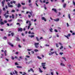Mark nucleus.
<instances>
[{
  "label": "nucleus",
  "mask_w": 75,
  "mask_h": 75,
  "mask_svg": "<svg viewBox=\"0 0 75 75\" xmlns=\"http://www.w3.org/2000/svg\"><path fill=\"white\" fill-rule=\"evenodd\" d=\"M35 47L36 48H38V47H39L38 45H39V43H35L34 44Z\"/></svg>",
  "instance_id": "nucleus-1"
},
{
  "label": "nucleus",
  "mask_w": 75,
  "mask_h": 75,
  "mask_svg": "<svg viewBox=\"0 0 75 75\" xmlns=\"http://www.w3.org/2000/svg\"><path fill=\"white\" fill-rule=\"evenodd\" d=\"M71 36V34H68L67 36L64 35V36L65 37H67V39H69V37H70Z\"/></svg>",
  "instance_id": "nucleus-2"
},
{
  "label": "nucleus",
  "mask_w": 75,
  "mask_h": 75,
  "mask_svg": "<svg viewBox=\"0 0 75 75\" xmlns=\"http://www.w3.org/2000/svg\"><path fill=\"white\" fill-rule=\"evenodd\" d=\"M54 53H55L56 54V55H58V54L57 53V52L55 51L54 52H51V55H52V54H54Z\"/></svg>",
  "instance_id": "nucleus-3"
},
{
  "label": "nucleus",
  "mask_w": 75,
  "mask_h": 75,
  "mask_svg": "<svg viewBox=\"0 0 75 75\" xmlns=\"http://www.w3.org/2000/svg\"><path fill=\"white\" fill-rule=\"evenodd\" d=\"M7 4L8 5V7H13V6L12 5H10V3L9 2H8Z\"/></svg>",
  "instance_id": "nucleus-4"
},
{
  "label": "nucleus",
  "mask_w": 75,
  "mask_h": 75,
  "mask_svg": "<svg viewBox=\"0 0 75 75\" xmlns=\"http://www.w3.org/2000/svg\"><path fill=\"white\" fill-rule=\"evenodd\" d=\"M60 65L62 67H65V65L63 63H60Z\"/></svg>",
  "instance_id": "nucleus-5"
},
{
  "label": "nucleus",
  "mask_w": 75,
  "mask_h": 75,
  "mask_svg": "<svg viewBox=\"0 0 75 75\" xmlns=\"http://www.w3.org/2000/svg\"><path fill=\"white\" fill-rule=\"evenodd\" d=\"M53 20L54 21H56V22H58L59 21V18H57L56 19H54Z\"/></svg>",
  "instance_id": "nucleus-6"
},
{
  "label": "nucleus",
  "mask_w": 75,
  "mask_h": 75,
  "mask_svg": "<svg viewBox=\"0 0 75 75\" xmlns=\"http://www.w3.org/2000/svg\"><path fill=\"white\" fill-rule=\"evenodd\" d=\"M5 0H3V1L2 2V7H4V3H5Z\"/></svg>",
  "instance_id": "nucleus-7"
},
{
  "label": "nucleus",
  "mask_w": 75,
  "mask_h": 75,
  "mask_svg": "<svg viewBox=\"0 0 75 75\" xmlns=\"http://www.w3.org/2000/svg\"><path fill=\"white\" fill-rule=\"evenodd\" d=\"M71 65L70 64H67V68H69V69H71Z\"/></svg>",
  "instance_id": "nucleus-8"
},
{
  "label": "nucleus",
  "mask_w": 75,
  "mask_h": 75,
  "mask_svg": "<svg viewBox=\"0 0 75 75\" xmlns=\"http://www.w3.org/2000/svg\"><path fill=\"white\" fill-rule=\"evenodd\" d=\"M42 20H44L45 21H47V19H46V18H45L44 17H42Z\"/></svg>",
  "instance_id": "nucleus-9"
},
{
  "label": "nucleus",
  "mask_w": 75,
  "mask_h": 75,
  "mask_svg": "<svg viewBox=\"0 0 75 75\" xmlns=\"http://www.w3.org/2000/svg\"><path fill=\"white\" fill-rule=\"evenodd\" d=\"M8 43L9 45H11V47H14V45H13L12 44V43H11V42H8Z\"/></svg>",
  "instance_id": "nucleus-10"
},
{
  "label": "nucleus",
  "mask_w": 75,
  "mask_h": 75,
  "mask_svg": "<svg viewBox=\"0 0 75 75\" xmlns=\"http://www.w3.org/2000/svg\"><path fill=\"white\" fill-rule=\"evenodd\" d=\"M45 64L42 65V66L43 67V69H46V67H45Z\"/></svg>",
  "instance_id": "nucleus-11"
},
{
  "label": "nucleus",
  "mask_w": 75,
  "mask_h": 75,
  "mask_svg": "<svg viewBox=\"0 0 75 75\" xmlns=\"http://www.w3.org/2000/svg\"><path fill=\"white\" fill-rule=\"evenodd\" d=\"M52 10L53 11H54V12H55L56 13H57V10L56 9H55V8H52Z\"/></svg>",
  "instance_id": "nucleus-12"
},
{
  "label": "nucleus",
  "mask_w": 75,
  "mask_h": 75,
  "mask_svg": "<svg viewBox=\"0 0 75 75\" xmlns=\"http://www.w3.org/2000/svg\"><path fill=\"white\" fill-rule=\"evenodd\" d=\"M23 30V29L22 28H19L18 29V31H22Z\"/></svg>",
  "instance_id": "nucleus-13"
},
{
  "label": "nucleus",
  "mask_w": 75,
  "mask_h": 75,
  "mask_svg": "<svg viewBox=\"0 0 75 75\" xmlns=\"http://www.w3.org/2000/svg\"><path fill=\"white\" fill-rule=\"evenodd\" d=\"M6 13L4 15V16H5V18H8V15H6Z\"/></svg>",
  "instance_id": "nucleus-14"
},
{
  "label": "nucleus",
  "mask_w": 75,
  "mask_h": 75,
  "mask_svg": "<svg viewBox=\"0 0 75 75\" xmlns=\"http://www.w3.org/2000/svg\"><path fill=\"white\" fill-rule=\"evenodd\" d=\"M49 30L50 32L52 33V30H53V29H52V28H51L50 29H49Z\"/></svg>",
  "instance_id": "nucleus-15"
},
{
  "label": "nucleus",
  "mask_w": 75,
  "mask_h": 75,
  "mask_svg": "<svg viewBox=\"0 0 75 75\" xmlns=\"http://www.w3.org/2000/svg\"><path fill=\"white\" fill-rule=\"evenodd\" d=\"M34 51L35 52H38V51H39V50L37 49H35Z\"/></svg>",
  "instance_id": "nucleus-16"
},
{
  "label": "nucleus",
  "mask_w": 75,
  "mask_h": 75,
  "mask_svg": "<svg viewBox=\"0 0 75 75\" xmlns=\"http://www.w3.org/2000/svg\"><path fill=\"white\" fill-rule=\"evenodd\" d=\"M0 24H1V25H3L4 24V23L3 22L1 21L0 22Z\"/></svg>",
  "instance_id": "nucleus-17"
},
{
  "label": "nucleus",
  "mask_w": 75,
  "mask_h": 75,
  "mask_svg": "<svg viewBox=\"0 0 75 75\" xmlns=\"http://www.w3.org/2000/svg\"><path fill=\"white\" fill-rule=\"evenodd\" d=\"M36 38L37 41H40V40H39V39H38V37H36Z\"/></svg>",
  "instance_id": "nucleus-18"
},
{
  "label": "nucleus",
  "mask_w": 75,
  "mask_h": 75,
  "mask_svg": "<svg viewBox=\"0 0 75 75\" xmlns=\"http://www.w3.org/2000/svg\"><path fill=\"white\" fill-rule=\"evenodd\" d=\"M68 16L69 18L70 19V20H71V17H70L71 15H70V14H68Z\"/></svg>",
  "instance_id": "nucleus-19"
},
{
  "label": "nucleus",
  "mask_w": 75,
  "mask_h": 75,
  "mask_svg": "<svg viewBox=\"0 0 75 75\" xmlns=\"http://www.w3.org/2000/svg\"><path fill=\"white\" fill-rule=\"evenodd\" d=\"M39 70L40 72H41V73H42V71L41 70V69L40 68H39Z\"/></svg>",
  "instance_id": "nucleus-20"
},
{
  "label": "nucleus",
  "mask_w": 75,
  "mask_h": 75,
  "mask_svg": "<svg viewBox=\"0 0 75 75\" xmlns=\"http://www.w3.org/2000/svg\"><path fill=\"white\" fill-rule=\"evenodd\" d=\"M21 7V5L20 4H18V7Z\"/></svg>",
  "instance_id": "nucleus-21"
},
{
  "label": "nucleus",
  "mask_w": 75,
  "mask_h": 75,
  "mask_svg": "<svg viewBox=\"0 0 75 75\" xmlns=\"http://www.w3.org/2000/svg\"><path fill=\"white\" fill-rule=\"evenodd\" d=\"M62 59H64V60L65 61H66V57H62Z\"/></svg>",
  "instance_id": "nucleus-22"
},
{
  "label": "nucleus",
  "mask_w": 75,
  "mask_h": 75,
  "mask_svg": "<svg viewBox=\"0 0 75 75\" xmlns=\"http://www.w3.org/2000/svg\"><path fill=\"white\" fill-rule=\"evenodd\" d=\"M63 48H64V47H63V46H61L60 48V50H62Z\"/></svg>",
  "instance_id": "nucleus-23"
},
{
  "label": "nucleus",
  "mask_w": 75,
  "mask_h": 75,
  "mask_svg": "<svg viewBox=\"0 0 75 75\" xmlns=\"http://www.w3.org/2000/svg\"><path fill=\"white\" fill-rule=\"evenodd\" d=\"M31 25V21H29V26L30 27Z\"/></svg>",
  "instance_id": "nucleus-24"
},
{
  "label": "nucleus",
  "mask_w": 75,
  "mask_h": 75,
  "mask_svg": "<svg viewBox=\"0 0 75 75\" xmlns=\"http://www.w3.org/2000/svg\"><path fill=\"white\" fill-rule=\"evenodd\" d=\"M73 3L74 6H75V2L74 0L73 1Z\"/></svg>",
  "instance_id": "nucleus-25"
},
{
  "label": "nucleus",
  "mask_w": 75,
  "mask_h": 75,
  "mask_svg": "<svg viewBox=\"0 0 75 75\" xmlns=\"http://www.w3.org/2000/svg\"><path fill=\"white\" fill-rule=\"evenodd\" d=\"M33 50L31 49H28L27 51H32Z\"/></svg>",
  "instance_id": "nucleus-26"
},
{
  "label": "nucleus",
  "mask_w": 75,
  "mask_h": 75,
  "mask_svg": "<svg viewBox=\"0 0 75 75\" xmlns=\"http://www.w3.org/2000/svg\"><path fill=\"white\" fill-rule=\"evenodd\" d=\"M67 27H69V24H68V23H67Z\"/></svg>",
  "instance_id": "nucleus-27"
},
{
  "label": "nucleus",
  "mask_w": 75,
  "mask_h": 75,
  "mask_svg": "<svg viewBox=\"0 0 75 75\" xmlns=\"http://www.w3.org/2000/svg\"><path fill=\"white\" fill-rule=\"evenodd\" d=\"M23 74H22V75H27V74H27V73H26L25 72H24L23 73Z\"/></svg>",
  "instance_id": "nucleus-28"
},
{
  "label": "nucleus",
  "mask_w": 75,
  "mask_h": 75,
  "mask_svg": "<svg viewBox=\"0 0 75 75\" xmlns=\"http://www.w3.org/2000/svg\"><path fill=\"white\" fill-rule=\"evenodd\" d=\"M61 14V13L60 12H59V14H57V16H59Z\"/></svg>",
  "instance_id": "nucleus-29"
},
{
  "label": "nucleus",
  "mask_w": 75,
  "mask_h": 75,
  "mask_svg": "<svg viewBox=\"0 0 75 75\" xmlns=\"http://www.w3.org/2000/svg\"><path fill=\"white\" fill-rule=\"evenodd\" d=\"M17 68H22V67L21 66H17Z\"/></svg>",
  "instance_id": "nucleus-30"
},
{
  "label": "nucleus",
  "mask_w": 75,
  "mask_h": 75,
  "mask_svg": "<svg viewBox=\"0 0 75 75\" xmlns=\"http://www.w3.org/2000/svg\"><path fill=\"white\" fill-rule=\"evenodd\" d=\"M7 38V37H4L3 38V39L4 40H6V39Z\"/></svg>",
  "instance_id": "nucleus-31"
},
{
  "label": "nucleus",
  "mask_w": 75,
  "mask_h": 75,
  "mask_svg": "<svg viewBox=\"0 0 75 75\" xmlns=\"http://www.w3.org/2000/svg\"><path fill=\"white\" fill-rule=\"evenodd\" d=\"M29 21H29L28 20L27 21H26V24H28V23L29 22L30 23V22Z\"/></svg>",
  "instance_id": "nucleus-32"
},
{
  "label": "nucleus",
  "mask_w": 75,
  "mask_h": 75,
  "mask_svg": "<svg viewBox=\"0 0 75 75\" xmlns=\"http://www.w3.org/2000/svg\"><path fill=\"white\" fill-rule=\"evenodd\" d=\"M66 6V4H64L63 5V7L64 8H65V7Z\"/></svg>",
  "instance_id": "nucleus-33"
},
{
  "label": "nucleus",
  "mask_w": 75,
  "mask_h": 75,
  "mask_svg": "<svg viewBox=\"0 0 75 75\" xmlns=\"http://www.w3.org/2000/svg\"><path fill=\"white\" fill-rule=\"evenodd\" d=\"M30 37L31 38H33V37H34V35H31Z\"/></svg>",
  "instance_id": "nucleus-34"
},
{
  "label": "nucleus",
  "mask_w": 75,
  "mask_h": 75,
  "mask_svg": "<svg viewBox=\"0 0 75 75\" xmlns=\"http://www.w3.org/2000/svg\"><path fill=\"white\" fill-rule=\"evenodd\" d=\"M56 47H57V48H58V47H59V45H58V44L57 43L56 44Z\"/></svg>",
  "instance_id": "nucleus-35"
},
{
  "label": "nucleus",
  "mask_w": 75,
  "mask_h": 75,
  "mask_svg": "<svg viewBox=\"0 0 75 75\" xmlns=\"http://www.w3.org/2000/svg\"><path fill=\"white\" fill-rule=\"evenodd\" d=\"M14 35V33H11V35L12 37Z\"/></svg>",
  "instance_id": "nucleus-36"
},
{
  "label": "nucleus",
  "mask_w": 75,
  "mask_h": 75,
  "mask_svg": "<svg viewBox=\"0 0 75 75\" xmlns=\"http://www.w3.org/2000/svg\"><path fill=\"white\" fill-rule=\"evenodd\" d=\"M44 8L45 10H47V7L45 6H45H44Z\"/></svg>",
  "instance_id": "nucleus-37"
},
{
  "label": "nucleus",
  "mask_w": 75,
  "mask_h": 75,
  "mask_svg": "<svg viewBox=\"0 0 75 75\" xmlns=\"http://www.w3.org/2000/svg\"><path fill=\"white\" fill-rule=\"evenodd\" d=\"M30 69V71L34 72V71H33V69L32 68H31Z\"/></svg>",
  "instance_id": "nucleus-38"
},
{
  "label": "nucleus",
  "mask_w": 75,
  "mask_h": 75,
  "mask_svg": "<svg viewBox=\"0 0 75 75\" xmlns=\"http://www.w3.org/2000/svg\"><path fill=\"white\" fill-rule=\"evenodd\" d=\"M11 13H13H13H14L15 12V10H12L11 11Z\"/></svg>",
  "instance_id": "nucleus-39"
},
{
  "label": "nucleus",
  "mask_w": 75,
  "mask_h": 75,
  "mask_svg": "<svg viewBox=\"0 0 75 75\" xmlns=\"http://www.w3.org/2000/svg\"><path fill=\"white\" fill-rule=\"evenodd\" d=\"M45 45V47H50V45Z\"/></svg>",
  "instance_id": "nucleus-40"
},
{
  "label": "nucleus",
  "mask_w": 75,
  "mask_h": 75,
  "mask_svg": "<svg viewBox=\"0 0 75 75\" xmlns=\"http://www.w3.org/2000/svg\"><path fill=\"white\" fill-rule=\"evenodd\" d=\"M12 18L13 19L14 18V16L13 14L12 15Z\"/></svg>",
  "instance_id": "nucleus-41"
},
{
  "label": "nucleus",
  "mask_w": 75,
  "mask_h": 75,
  "mask_svg": "<svg viewBox=\"0 0 75 75\" xmlns=\"http://www.w3.org/2000/svg\"><path fill=\"white\" fill-rule=\"evenodd\" d=\"M11 59L13 60H14V57H13L12 56L11 57Z\"/></svg>",
  "instance_id": "nucleus-42"
},
{
  "label": "nucleus",
  "mask_w": 75,
  "mask_h": 75,
  "mask_svg": "<svg viewBox=\"0 0 75 75\" xmlns=\"http://www.w3.org/2000/svg\"><path fill=\"white\" fill-rule=\"evenodd\" d=\"M16 38L17 39V41H20V39H19V38H18V37H17Z\"/></svg>",
  "instance_id": "nucleus-43"
},
{
  "label": "nucleus",
  "mask_w": 75,
  "mask_h": 75,
  "mask_svg": "<svg viewBox=\"0 0 75 75\" xmlns=\"http://www.w3.org/2000/svg\"><path fill=\"white\" fill-rule=\"evenodd\" d=\"M37 58H38V59H41L42 58L40 57L39 56H38L37 57Z\"/></svg>",
  "instance_id": "nucleus-44"
},
{
  "label": "nucleus",
  "mask_w": 75,
  "mask_h": 75,
  "mask_svg": "<svg viewBox=\"0 0 75 75\" xmlns=\"http://www.w3.org/2000/svg\"><path fill=\"white\" fill-rule=\"evenodd\" d=\"M64 54V53L62 52H60L59 53V54H60V55H62V54Z\"/></svg>",
  "instance_id": "nucleus-45"
},
{
  "label": "nucleus",
  "mask_w": 75,
  "mask_h": 75,
  "mask_svg": "<svg viewBox=\"0 0 75 75\" xmlns=\"http://www.w3.org/2000/svg\"><path fill=\"white\" fill-rule=\"evenodd\" d=\"M51 74L52 75H54V72H51Z\"/></svg>",
  "instance_id": "nucleus-46"
},
{
  "label": "nucleus",
  "mask_w": 75,
  "mask_h": 75,
  "mask_svg": "<svg viewBox=\"0 0 75 75\" xmlns=\"http://www.w3.org/2000/svg\"><path fill=\"white\" fill-rule=\"evenodd\" d=\"M25 57H26V58H30V56L28 55L26 56Z\"/></svg>",
  "instance_id": "nucleus-47"
},
{
  "label": "nucleus",
  "mask_w": 75,
  "mask_h": 75,
  "mask_svg": "<svg viewBox=\"0 0 75 75\" xmlns=\"http://www.w3.org/2000/svg\"><path fill=\"white\" fill-rule=\"evenodd\" d=\"M0 30L1 31H4V29H0Z\"/></svg>",
  "instance_id": "nucleus-48"
},
{
  "label": "nucleus",
  "mask_w": 75,
  "mask_h": 75,
  "mask_svg": "<svg viewBox=\"0 0 75 75\" xmlns=\"http://www.w3.org/2000/svg\"><path fill=\"white\" fill-rule=\"evenodd\" d=\"M29 14H30V15H31V16L32 15V13H31V12H29Z\"/></svg>",
  "instance_id": "nucleus-49"
},
{
  "label": "nucleus",
  "mask_w": 75,
  "mask_h": 75,
  "mask_svg": "<svg viewBox=\"0 0 75 75\" xmlns=\"http://www.w3.org/2000/svg\"><path fill=\"white\" fill-rule=\"evenodd\" d=\"M46 64V63H42V65H44V64Z\"/></svg>",
  "instance_id": "nucleus-50"
},
{
  "label": "nucleus",
  "mask_w": 75,
  "mask_h": 75,
  "mask_svg": "<svg viewBox=\"0 0 75 75\" xmlns=\"http://www.w3.org/2000/svg\"><path fill=\"white\" fill-rule=\"evenodd\" d=\"M14 71H15V74H18L16 70H15Z\"/></svg>",
  "instance_id": "nucleus-51"
},
{
  "label": "nucleus",
  "mask_w": 75,
  "mask_h": 75,
  "mask_svg": "<svg viewBox=\"0 0 75 75\" xmlns=\"http://www.w3.org/2000/svg\"><path fill=\"white\" fill-rule=\"evenodd\" d=\"M21 4H22V5H25V3H23V2L21 3Z\"/></svg>",
  "instance_id": "nucleus-52"
},
{
  "label": "nucleus",
  "mask_w": 75,
  "mask_h": 75,
  "mask_svg": "<svg viewBox=\"0 0 75 75\" xmlns=\"http://www.w3.org/2000/svg\"><path fill=\"white\" fill-rule=\"evenodd\" d=\"M18 47H19V48H21V46L20 45H18Z\"/></svg>",
  "instance_id": "nucleus-53"
},
{
  "label": "nucleus",
  "mask_w": 75,
  "mask_h": 75,
  "mask_svg": "<svg viewBox=\"0 0 75 75\" xmlns=\"http://www.w3.org/2000/svg\"><path fill=\"white\" fill-rule=\"evenodd\" d=\"M31 34L32 35H33L34 34V33L33 32H32L31 33Z\"/></svg>",
  "instance_id": "nucleus-54"
},
{
  "label": "nucleus",
  "mask_w": 75,
  "mask_h": 75,
  "mask_svg": "<svg viewBox=\"0 0 75 75\" xmlns=\"http://www.w3.org/2000/svg\"><path fill=\"white\" fill-rule=\"evenodd\" d=\"M3 20V19H0V22H1Z\"/></svg>",
  "instance_id": "nucleus-55"
},
{
  "label": "nucleus",
  "mask_w": 75,
  "mask_h": 75,
  "mask_svg": "<svg viewBox=\"0 0 75 75\" xmlns=\"http://www.w3.org/2000/svg\"><path fill=\"white\" fill-rule=\"evenodd\" d=\"M18 21H22V20L19 19L18 20Z\"/></svg>",
  "instance_id": "nucleus-56"
},
{
  "label": "nucleus",
  "mask_w": 75,
  "mask_h": 75,
  "mask_svg": "<svg viewBox=\"0 0 75 75\" xmlns=\"http://www.w3.org/2000/svg\"><path fill=\"white\" fill-rule=\"evenodd\" d=\"M35 4L37 6V7H38V4H37V3H35Z\"/></svg>",
  "instance_id": "nucleus-57"
},
{
  "label": "nucleus",
  "mask_w": 75,
  "mask_h": 75,
  "mask_svg": "<svg viewBox=\"0 0 75 75\" xmlns=\"http://www.w3.org/2000/svg\"><path fill=\"white\" fill-rule=\"evenodd\" d=\"M42 39H43V38L42 37H41L40 38V40H42Z\"/></svg>",
  "instance_id": "nucleus-58"
},
{
  "label": "nucleus",
  "mask_w": 75,
  "mask_h": 75,
  "mask_svg": "<svg viewBox=\"0 0 75 75\" xmlns=\"http://www.w3.org/2000/svg\"><path fill=\"white\" fill-rule=\"evenodd\" d=\"M54 31L55 32H58V31H57V30L56 29L54 30Z\"/></svg>",
  "instance_id": "nucleus-59"
},
{
  "label": "nucleus",
  "mask_w": 75,
  "mask_h": 75,
  "mask_svg": "<svg viewBox=\"0 0 75 75\" xmlns=\"http://www.w3.org/2000/svg\"><path fill=\"white\" fill-rule=\"evenodd\" d=\"M7 52V51L6 50H5L4 52V54H6Z\"/></svg>",
  "instance_id": "nucleus-60"
},
{
  "label": "nucleus",
  "mask_w": 75,
  "mask_h": 75,
  "mask_svg": "<svg viewBox=\"0 0 75 75\" xmlns=\"http://www.w3.org/2000/svg\"><path fill=\"white\" fill-rule=\"evenodd\" d=\"M15 64L16 65H18V63H17V62H16L15 63Z\"/></svg>",
  "instance_id": "nucleus-61"
},
{
  "label": "nucleus",
  "mask_w": 75,
  "mask_h": 75,
  "mask_svg": "<svg viewBox=\"0 0 75 75\" xmlns=\"http://www.w3.org/2000/svg\"><path fill=\"white\" fill-rule=\"evenodd\" d=\"M3 11H5V8H3Z\"/></svg>",
  "instance_id": "nucleus-62"
},
{
  "label": "nucleus",
  "mask_w": 75,
  "mask_h": 75,
  "mask_svg": "<svg viewBox=\"0 0 75 75\" xmlns=\"http://www.w3.org/2000/svg\"><path fill=\"white\" fill-rule=\"evenodd\" d=\"M59 45H62V43H61L60 42L59 43Z\"/></svg>",
  "instance_id": "nucleus-63"
},
{
  "label": "nucleus",
  "mask_w": 75,
  "mask_h": 75,
  "mask_svg": "<svg viewBox=\"0 0 75 75\" xmlns=\"http://www.w3.org/2000/svg\"><path fill=\"white\" fill-rule=\"evenodd\" d=\"M72 35H75V33H72Z\"/></svg>",
  "instance_id": "nucleus-64"
}]
</instances>
